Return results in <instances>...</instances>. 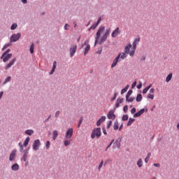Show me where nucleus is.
Returning <instances> with one entry per match:
<instances>
[{
	"mask_svg": "<svg viewBox=\"0 0 179 179\" xmlns=\"http://www.w3.org/2000/svg\"><path fill=\"white\" fill-rule=\"evenodd\" d=\"M105 30H106V27L104 26L100 27L99 28L95 37L94 45H97V43H99V40H100V37H101V35L103 34V33H104Z\"/></svg>",
	"mask_w": 179,
	"mask_h": 179,
	"instance_id": "f257e3e1",
	"label": "nucleus"
},
{
	"mask_svg": "<svg viewBox=\"0 0 179 179\" xmlns=\"http://www.w3.org/2000/svg\"><path fill=\"white\" fill-rule=\"evenodd\" d=\"M100 138L101 136V129L100 127L95 128L92 130L91 138L92 139H94V138Z\"/></svg>",
	"mask_w": 179,
	"mask_h": 179,
	"instance_id": "f03ea898",
	"label": "nucleus"
},
{
	"mask_svg": "<svg viewBox=\"0 0 179 179\" xmlns=\"http://www.w3.org/2000/svg\"><path fill=\"white\" fill-rule=\"evenodd\" d=\"M140 41H141V38H136L133 42V47L130 50V57H134V55H135V50H136V45L137 44H139Z\"/></svg>",
	"mask_w": 179,
	"mask_h": 179,
	"instance_id": "7ed1b4c3",
	"label": "nucleus"
},
{
	"mask_svg": "<svg viewBox=\"0 0 179 179\" xmlns=\"http://www.w3.org/2000/svg\"><path fill=\"white\" fill-rule=\"evenodd\" d=\"M110 31L111 29L110 28L106 30L105 33L101 37L99 44H103V43H104L107 40L108 36H110Z\"/></svg>",
	"mask_w": 179,
	"mask_h": 179,
	"instance_id": "20e7f679",
	"label": "nucleus"
},
{
	"mask_svg": "<svg viewBox=\"0 0 179 179\" xmlns=\"http://www.w3.org/2000/svg\"><path fill=\"white\" fill-rule=\"evenodd\" d=\"M22 37V34L20 33L13 34L10 37V43H16Z\"/></svg>",
	"mask_w": 179,
	"mask_h": 179,
	"instance_id": "39448f33",
	"label": "nucleus"
},
{
	"mask_svg": "<svg viewBox=\"0 0 179 179\" xmlns=\"http://www.w3.org/2000/svg\"><path fill=\"white\" fill-rule=\"evenodd\" d=\"M40 145H41V143H40V140H36L34 141V143H33V149L34 150H38V149H40Z\"/></svg>",
	"mask_w": 179,
	"mask_h": 179,
	"instance_id": "423d86ee",
	"label": "nucleus"
},
{
	"mask_svg": "<svg viewBox=\"0 0 179 179\" xmlns=\"http://www.w3.org/2000/svg\"><path fill=\"white\" fill-rule=\"evenodd\" d=\"M83 45H87L84 49V55H86L89 53V51H90V45H89V41H85Z\"/></svg>",
	"mask_w": 179,
	"mask_h": 179,
	"instance_id": "0eeeda50",
	"label": "nucleus"
},
{
	"mask_svg": "<svg viewBox=\"0 0 179 179\" xmlns=\"http://www.w3.org/2000/svg\"><path fill=\"white\" fill-rule=\"evenodd\" d=\"M73 135V129L70 128L67 130V131L66 133V138L71 139V138H72Z\"/></svg>",
	"mask_w": 179,
	"mask_h": 179,
	"instance_id": "6e6552de",
	"label": "nucleus"
},
{
	"mask_svg": "<svg viewBox=\"0 0 179 179\" xmlns=\"http://www.w3.org/2000/svg\"><path fill=\"white\" fill-rule=\"evenodd\" d=\"M76 50H78V45H73L70 48V57H73L75 53L76 52Z\"/></svg>",
	"mask_w": 179,
	"mask_h": 179,
	"instance_id": "1a4fd4ad",
	"label": "nucleus"
},
{
	"mask_svg": "<svg viewBox=\"0 0 179 179\" xmlns=\"http://www.w3.org/2000/svg\"><path fill=\"white\" fill-rule=\"evenodd\" d=\"M10 58H12V53H10L9 55H5L4 56L3 53V55L1 57V59H3V62H8V61H9Z\"/></svg>",
	"mask_w": 179,
	"mask_h": 179,
	"instance_id": "9d476101",
	"label": "nucleus"
},
{
	"mask_svg": "<svg viewBox=\"0 0 179 179\" xmlns=\"http://www.w3.org/2000/svg\"><path fill=\"white\" fill-rule=\"evenodd\" d=\"M121 33V31H120V27H117L111 34V36L113 38H115Z\"/></svg>",
	"mask_w": 179,
	"mask_h": 179,
	"instance_id": "9b49d317",
	"label": "nucleus"
},
{
	"mask_svg": "<svg viewBox=\"0 0 179 179\" xmlns=\"http://www.w3.org/2000/svg\"><path fill=\"white\" fill-rule=\"evenodd\" d=\"M107 117L108 120H115V115L114 114V110H110L107 115Z\"/></svg>",
	"mask_w": 179,
	"mask_h": 179,
	"instance_id": "f8f14e48",
	"label": "nucleus"
},
{
	"mask_svg": "<svg viewBox=\"0 0 179 179\" xmlns=\"http://www.w3.org/2000/svg\"><path fill=\"white\" fill-rule=\"evenodd\" d=\"M131 48H132V45L130 43L127 44L124 48V52L131 55V51H129Z\"/></svg>",
	"mask_w": 179,
	"mask_h": 179,
	"instance_id": "ddd939ff",
	"label": "nucleus"
},
{
	"mask_svg": "<svg viewBox=\"0 0 179 179\" xmlns=\"http://www.w3.org/2000/svg\"><path fill=\"white\" fill-rule=\"evenodd\" d=\"M121 59H120V56H117L116 58L113 60V62L111 65V68H115L117 66V64L120 62Z\"/></svg>",
	"mask_w": 179,
	"mask_h": 179,
	"instance_id": "4468645a",
	"label": "nucleus"
},
{
	"mask_svg": "<svg viewBox=\"0 0 179 179\" xmlns=\"http://www.w3.org/2000/svg\"><path fill=\"white\" fill-rule=\"evenodd\" d=\"M15 62H16V58L13 59V61L10 62L7 66L5 67L6 70L9 69L10 68L12 67V65H13L15 64Z\"/></svg>",
	"mask_w": 179,
	"mask_h": 179,
	"instance_id": "2eb2a0df",
	"label": "nucleus"
},
{
	"mask_svg": "<svg viewBox=\"0 0 179 179\" xmlns=\"http://www.w3.org/2000/svg\"><path fill=\"white\" fill-rule=\"evenodd\" d=\"M143 113H145V108H142L141 110H140V111L135 113L134 115V118H136L138 117H141V115H142V114H143Z\"/></svg>",
	"mask_w": 179,
	"mask_h": 179,
	"instance_id": "dca6fc26",
	"label": "nucleus"
},
{
	"mask_svg": "<svg viewBox=\"0 0 179 179\" xmlns=\"http://www.w3.org/2000/svg\"><path fill=\"white\" fill-rule=\"evenodd\" d=\"M117 57H119V59H125L127 57H128V54L124 52L120 53Z\"/></svg>",
	"mask_w": 179,
	"mask_h": 179,
	"instance_id": "f3484780",
	"label": "nucleus"
},
{
	"mask_svg": "<svg viewBox=\"0 0 179 179\" xmlns=\"http://www.w3.org/2000/svg\"><path fill=\"white\" fill-rule=\"evenodd\" d=\"M16 156V150H13L10 155L9 160L10 162L13 161L15 159V157Z\"/></svg>",
	"mask_w": 179,
	"mask_h": 179,
	"instance_id": "a211bd4d",
	"label": "nucleus"
},
{
	"mask_svg": "<svg viewBox=\"0 0 179 179\" xmlns=\"http://www.w3.org/2000/svg\"><path fill=\"white\" fill-rule=\"evenodd\" d=\"M12 170H13V171H17V170H19V164H14L12 166H11Z\"/></svg>",
	"mask_w": 179,
	"mask_h": 179,
	"instance_id": "6ab92c4d",
	"label": "nucleus"
},
{
	"mask_svg": "<svg viewBox=\"0 0 179 179\" xmlns=\"http://www.w3.org/2000/svg\"><path fill=\"white\" fill-rule=\"evenodd\" d=\"M57 68V62H53V66H52V71H50V75H52V73H54V72H55V69Z\"/></svg>",
	"mask_w": 179,
	"mask_h": 179,
	"instance_id": "aec40b11",
	"label": "nucleus"
},
{
	"mask_svg": "<svg viewBox=\"0 0 179 179\" xmlns=\"http://www.w3.org/2000/svg\"><path fill=\"white\" fill-rule=\"evenodd\" d=\"M121 146V143H120V141H116L114 143H113V148H117L118 149H120V147Z\"/></svg>",
	"mask_w": 179,
	"mask_h": 179,
	"instance_id": "412c9836",
	"label": "nucleus"
},
{
	"mask_svg": "<svg viewBox=\"0 0 179 179\" xmlns=\"http://www.w3.org/2000/svg\"><path fill=\"white\" fill-rule=\"evenodd\" d=\"M57 138H58V131H57V130H55L53 131V137H52L53 141H56Z\"/></svg>",
	"mask_w": 179,
	"mask_h": 179,
	"instance_id": "4be33fe9",
	"label": "nucleus"
},
{
	"mask_svg": "<svg viewBox=\"0 0 179 179\" xmlns=\"http://www.w3.org/2000/svg\"><path fill=\"white\" fill-rule=\"evenodd\" d=\"M137 166L138 167L141 168L143 166V161H142V159H139L137 162Z\"/></svg>",
	"mask_w": 179,
	"mask_h": 179,
	"instance_id": "5701e85b",
	"label": "nucleus"
},
{
	"mask_svg": "<svg viewBox=\"0 0 179 179\" xmlns=\"http://www.w3.org/2000/svg\"><path fill=\"white\" fill-rule=\"evenodd\" d=\"M172 78H173V73H169L166 78V82L169 83V82H170V80H171Z\"/></svg>",
	"mask_w": 179,
	"mask_h": 179,
	"instance_id": "b1692460",
	"label": "nucleus"
},
{
	"mask_svg": "<svg viewBox=\"0 0 179 179\" xmlns=\"http://www.w3.org/2000/svg\"><path fill=\"white\" fill-rule=\"evenodd\" d=\"M27 155H29V152L24 151V155L22 157V159H23L24 162H27Z\"/></svg>",
	"mask_w": 179,
	"mask_h": 179,
	"instance_id": "393cba45",
	"label": "nucleus"
},
{
	"mask_svg": "<svg viewBox=\"0 0 179 179\" xmlns=\"http://www.w3.org/2000/svg\"><path fill=\"white\" fill-rule=\"evenodd\" d=\"M25 134L27 135H29V136H31L33 135V134H34V131L31 130V129H28V130H26L25 131Z\"/></svg>",
	"mask_w": 179,
	"mask_h": 179,
	"instance_id": "a878e982",
	"label": "nucleus"
},
{
	"mask_svg": "<svg viewBox=\"0 0 179 179\" xmlns=\"http://www.w3.org/2000/svg\"><path fill=\"white\" fill-rule=\"evenodd\" d=\"M135 121V119L129 118V121L127 122V127H131L132 125V123Z\"/></svg>",
	"mask_w": 179,
	"mask_h": 179,
	"instance_id": "bb28decb",
	"label": "nucleus"
},
{
	"mask_svg": "<svg viewBox=\"0 0 179 179\" xmlns=\"http://www.w3.org/2000/svg\"><path fill=\"white\" fill-rule=\"evenodd\" d=\"M129 89V85H127L124 89L121 91V94H124V93H126V92Z\"/></svg>",
	"mask_w": 179,
	"mask_h": 179,
	"instance_id": "cd10ccee",
	"label": "nucleus"
},
{
	"mask_svg": "<svg viewBox=\"0 0 179 179\" xmlns=\"http://www.w3.org/2000/svg\"><path fill=\"white\" fill-rule=\"evenodd\" d=\"M136 101H142V94H138L136 98Z\"/></svg>",
	"mask_w": 179,
	"mask_h": 179,
	"instance_id": "c85d7f7f",
	"label": "nucleus"
},
{
	"mask_svg": "<svg viewBox=\"0 0 179 179\" xmlns=\"http://www.w3.org/2000/svg\"><path fill=\"white\" fill-rule=\"evenodd\" d=\"M150 156H152V154L149 152L145 159V163H148L149 162V159H150Z\"/></svg>",
	"mask_w": 179,
	"mask_h": 179,
	"instance_id": "c756f323",
	"label": "nucleus"
},
{
	"mask_svg": "<svg viewBox=\"0 0 179 179\" xmlns=\"http://www.w3.org/2000/svg\"><path fill=\"white\" fill-rule=\"evenodd\" d=\"M134 100H135L134 97H127L126 98V101H128L129 103H132V101H134Z\"/></svg>",
	"mask_w": 179,
	"mask_h": 179,
	"instance_id": "7c9ffc66",
	"label": "nucleus"
},
{
	"mask_svg": "<svg viewBox=\"0 0 179 179\" xmlns=\"http://www.w3.org/2000/svg\"><path fill=\"white\" fill-rule=\"evenodd\" d=\"M30 141V138L27 137L24 142V146L26 148L27 145H29V142Z\"/></svg>",
	"mask_w": 179,
	"mask_h": 179,
	"instance_id": "2f4dec72",
	"label": "nucleus"
},
{
	"mask_svg": "<svg viewBox=\"0 0 179 179\" xmlns=\"http://www.w3.org/2000/svg\"><path fill=\"white\" fill-rule=\"evenodd\" d=\"M12 79L11 76H8L6 78L5 81L3 82V85H6L8 82H10V80Z\"/></svg>",
	"mask_w": 179,
	"mask_h": 179,
	"instance_id": "473e14b6",
	"label": "nucleus"
},
{
	"mask_svg": "<svg viewBox=\"0 0 179 179\" xmlns=\"http://www.w3.org/2000/svg\"><path fill=\"white\" fill-rule=\"evenodd\" d=\"M71 145V140H64V146H69Z\"/></svg>",
	"mask_w": 179,
	"mask_h": 179,
	"instance_id": "72a5a7b5",
	"label": "nucleus"
},
{
	"mask_svg": "<svg viewBox=\"0 0 179 179\" xmlns=\"http://www.w3.org/2000/svg\"><path fill=\"white\" fill-rule=\"evenodd\" d=\"M103 164H104V161H101L99 164V165L98 166V170L99 171H100L101 170V167H103Z\"/></svg>",
	"mask_w": 179,
	"mask_h": 179,
	"instance_id": "f704fd0d",
	"label": "nucleus"
},
{
	"mask_svg": "<svg viewBox=\"0 0 179 179\" xmlns=\"http://www.w3.org/2000/svg\"><path fill=\"white\" fill-rule=\"evenodd\" d=\"M97 26H99L98 24L94 23L90 28H89V31H90V30H94V29H96V27H97Z\"/></svg>",
	"mask_w": 179,
	"mask_h": 179,
	"instance_id": "c9c22d12",
	"label": "nucleus"
},
{
	"mask_svg": "<svg viewBox=\"0 0 179 179\" xmlns=\"http://www.w3.org/2000/svg\"><path fill=\"white\" fill-rule=\"evenodd\" d=\"M10 45H12V43H10L6 44V45L3 47L2 50L3 51V50H6V48H8V47H10Z\"/></svg>",
	"mask_w": 179,
	"mask_h": 179,
	"instance_id": "e433bc0d",
	"label": "nucleus"
},
{
	"mask_svg": "<svg viewBox=\"0 0 179 179\" xmlns=\"http://www.w3.org/2000/svg\"><path fill=\"white\" fill-rule=\"evenodd\" d=\"M30 52L31 54H33V52H34V44L32 43L30 46Z\"/></svg>",
	"mask_w": 179,
	"mask_h": 179,
	"instance_id": "4c0bfd02",
	"label": "nucleus"
},
{
	"mask_svg": "<svg viewBox=\"0 0 179 179\" xmlns=\"http://www.w3.org/2000/svg\"><path fill=\"white\" fill-rule=\"evenodd\" d=\"M147 97H148V99H150L151 100H153V99H155V94H148Z\"/></svg>",
	"mask_w": 179,
	"mask_h": 179,
	"instance_id": "58836bf2",
	"label": "nucleus"
},
{
	"mask_svg": "<svg viewBox=\"0 0 179 179\" xmlns=\"http://www.w3.org/2000/svg\"><path fill=\"white\" fill-rule=\"evenodd\" d=\"M113 129L117 131L118 129V122H115L114 125H113Z\"/></svg>",
	"mask_w": 179,
	"mask_h": 179,
	"instance_id": "ea45409f",
	"label": "nucleus"
},
{
	"mask_svg": "<svg viewBox=\"0 0 179 179\" xmlns=\"http://www.w3.org/2000/svg\"><path fill=\"white\" fill-rule=\"evenodd\" d=\"M16 27H17V24L14 23V24H13L11 25L10 29H11V30H15V29H16Z\"/></svg>",
	"mask_w": 179,
	"mask_h": 179,
	"instance_id": "a19ab883",
	"label": "nucleus"
},
{
	"mask_svg": "<svg viewBox=\"0 0 179 179\" xmlns=\"http://www.w3.org/2000/svg\"><path fill=\"white\" fill-rule=\"evenodd\" d=\"M122 121H128V115H124L122 118Z\"/></svg>",
	"mask_w": 179,
	"mask_h": 179,
	"instance_id": "79ce46f5",
	"label": "nucleus"
},
{
	"mask_svg": "<svg viewBox=\"0 0 179 179\" xmlns=\"http://www.w3.org/2000/svg\"><path fill=\"white\" fill-rule=\"evenodd\" d=\"M106 116H101V118H99V120L101 122H104V121H106Z\"/></svg>",
	"mask_w": 179,
	"mask_h": 179,
	"instance_id": "37998d69",
	"label": "nucleus"
},
{
	"mask_svg": "<svg viewBox=\"0 0 179 179\" xmlns=\"http://www.w3.org/2000/svg\"><path fill=\"white\" fill-rule=\"evenodd\" d=\"M113 124V121L110 120L107 124V129H109L110 127H111V125Z\"/></svg>",
	"mask_w": 179,
	"mask_h": 179,
	"instance_id": "c03bdc74",
	"label": "nucleus"
},
{
	"mask_svg": "<svg viewBox=\"0 0 179 179\" xmlns=\"http://www.w3.org/2000/svg\"><path fill=\"white\" fill-rule=\"evenodd\" d=\"M113 143H114V140H112L110 143L107 146L106 149V152H107V150L110 148H111V145H113Z\"/></svg>",
	"mask_w": 179,
	"mask_h": 179,
	"instance_id": "a18cd8bd",
	"label": "nucleus"
},
{
	"mask_svg": "<svg viewBox=\"0 0 179 179\" xmlns=\"http://www.w3.org/2000/svg\"><path fill=\"white\" fill-rule=\"evenodd\" d=\"M131 94H132V90H130L127 92V95H126V98H127V97H130Z\"/></svg>",
	"mask_w": 179,
	"mask_h": 179,
	"instance_id": "49530a36",
	"label": "nucleus"
},
{
	"mask_svg": "<svg viewBox=\"0 0 179 179\" xmlns=\"http://www.w3.org/2000/svg\"><path fill=\"white\" fill-rule=\"evenodd\" d=\"M116 101H117L119 104H121V103L124 102V98L117 99Z\"/></svg>",
	"mask_w": 179,
	"mask_h": 179,
	"instance_id": "de8ad7c7",
	"label": "nucleus"
},
{
	"mask_svg": "<svg viewBox=\"0 0 179 179\" xmlns=\"http://www.w3.org/2000/svg\"><path fill=\"white\" fill-rule=\"evenodd\" d=\"M51 143L49 141L46 142V149H50Z\"/></svg>",
	"mask_w": 179,
	"mask_h": 179,
	"instance_id": "09e8293b",
	"label": "nucleus"
},
{
	"mask_svg": "<svg viewBox=\"0 0 179 179\" xmlns=\"http://www.w3.org/2000/svg\"><path fill=\"white\" fill-rule=\"evenodd\" d=\"M83 122V118H80L78 122V128H79V127H80V125H82V122Z\"/></svg>",
	"mask_w": 179,
	"mask_h": 179,
	"instance_id": "8fccbe9b",
	"label": "nucleus"
},
{
	"mask_svg": "<svg viewBox=\"0 0 179 179\" xmlns=\"http://www.w3.org/2000/svg\"><path fill=\"white\" fill-rule=\"evenodd\" d=\"M123 110L124 113H128V106H124L123 108Z\"/></svg>",
	"mask_w": 179,
	"mask_h": 179,
	"instance_id": "3c124183",
	"label": "nucleus"
},
{
	"mask_svg": "<svg viewBox=\"0 0 179 179\" xmlns=\"http://www.w3.org/2000/svg\"><path fill=\"white\" fill-rule=\"evenodd\" d=\"M148 90H149V88H147V87L145 88H144L143 90V94H146V93H148Z\"/></svg>",
	"mask_w": 179,
	"mask_h": 179,
	"instance_id": "603ef678",
	"label": "nucleus"
},
{
	"mask_svg": "<svg viewBox=\"0 0 179 179\" xmlns=\"http://www.w3.org/2000/svg\"><path fill=\"white\" fill-rule=\"evenodd\" d=\"M9 52H10V49L7 50L4 53H3V56H5L6 55H9Z\"/></svg>",
	"mask_w": 179,
	"mask_h": 179,
	"instance_id": "864d4df0",
	"label": "nucleus"
},
{
	"mask_svg": "<svg viewBox=\"0 0 179 179\" xmlns=\"http://www.w3.org/2000/svg\"><path fill=\"white\" fill-rule=\"evenodd\" d=\"M131 114H135V113H136V108H133L131 110Z\"/></svg>",
	"mask_w": 179,
	"mask_h": 179,
	"instance_id": "5fc2aeb1",
	"label": "nucleus"
},
{
	"mask_svg": "<svg viewBox=\"0 0 179 179\" xmlns=\"http://www.w3.org/2000/svg\"><path fill=\"white\" fill-rule=\"evenodd\" d=\"M117 99V94L116 92L114 94V96L111 99V101H114Z\"/></svg>",
	"mask_w": 179,
	"mask_h": 179,
	"instance_id": "6e6d98bb",
	"label": "nucleus"
},
{
	"mask_svg": "<svg viewBox=\"0 0 179 179\" xmlns=\"http://www.w3.org/2000/svg\"><path fill=\"white\" fill-rule=\"evenodd\" d=\"M55 117L56 118H58V117H59V111L57 110V111L55 113Z\"/></svg>",
	"mask_w": 179,
	"mask_h": 179,
	"instance_id": "4d7b16f0",
	"label": "nucleus"
},
{
	"mask_svg": "<svg viewBox=\"0 0 179 179\" xmlns=\"http://www.w3.org/2000/svg\"><path fill=\"white\" fill-rule=\"evenodd\" d=\"M19 146L20 148V151L22 152V150H23V145H22V143H19Z\"/></svg>",
	"mask_w": 179,
	"mask_h": 179,
	"instance_id": "13d9d810",
	"label": "nucleus"
},
{
	"mask_svg": "<svg viewBox=\"0 0 179 179\" xmlns=\"http://www.w3.org/2000/svg\"><path fill=\"white\" fill-rule=\"evenodd\" d=\"M135 86H136V81H134L133 83V84L131 85V89H134V87H135Z\"/></svg>",
	"mask_w": 179,
	"mask_h": 179,
	"instance_id": "bf43d9fd",
	"label": "nucleus"
},
{
	"mask_svg": "<svg viewBox=\"0 0 179 179\" xmlns=\"http://www.w3.org/2000/svg\"><path fill=\"white\" fill-rule=\"evenodd\" d=\"M142 88V83H140L138 85H137V89H141Z\"/></svg>",
	"mask_w": 179,
	"mask_h": 179,
	"instance_id": "052dcab7",
	"label": "nucleus"
},
{
	"mask_svg": "<svg viewBox=\"0 0 179 179\" xmlns=\"http://www.w3.org/2000/svg\"><path fill=\"white\" fill-rule=\"evenodd\" d=\"M101 125V122H100L99 120H98L96 122V127H100Z\"/></svg>",
	"mask_w": 179,
	"mask_h": 179,
	"instance_id": "680f3d73",
	"label": "nucleus"
},
{
	"mask_svg": "<svg viewBox=\"0 0 179 179\" xmlns=\"http://www.w3.org/2000/svg\"><path fill=\"white\" fill-rule=\"evenodd\" d=\"M118 107H120V103L118 101H116V103H115V108H118Z\"/></svg>",
	"mask_w": 179,
	"mask_h": 179,
	"instance_id": "e2e57ef3",
	"label": "nucleus"
},
{
	"mask_svg": "<svg viewBox=\"0 0 179 179\" xmlns=\"http://www.w3.org/2000/svg\"><path fill=\"white\" fill-rule=\"evenodd\" d=\"M68 27H69V25L68 24H66L64 25V30H68Z\"/></svg>",
	"mask_w": 179,
	"mask_h": 179,
	"instance_id": "0e129e2a",
	"label": "nucleus"
},
{
	"mask_svg": "<svg viewBox=\"0 0 179 179\" xmlns=\"http://www.w3.org/2000/svg\"><path fill=\"white\" fill-rule=\"evenodd\" d=\"M100 22H101V17H99L96 22V24H100Z\"/></svg>",
	"mask_w": 179,
	"mask_h": 179,
	"instance_id": "69168bd1",
	"label": "nucleus"
},
{
	"mask_svg": "<svg viewBox=\"0 0 179 179\" xmlns=\"http://www.w3.org/2000/svg\"><path fill=\"white\" fill-rule=\"evenodd\" d=\"M150 93H151V94L155 93V89L151 88V89L150 90Z\"/></svg>",
	"mask_w": 179,
	"mask_h": 179,
	"instance_id": "338daca9",
	"label": "nucleus"
},
{
	"mask_svg": "<svg viewBox=\"0 0 179 179\" xmlns=\"http://www.w3.org/2000/svg\"><path fill=\"white\" fill-rule=\"evenodd\" d=\"M155 167H160V164H154Z\"/></svg>",
	"mask_w": 179,
	"mask_h": 179,
	"instance_id": "774afa93",
	"label": "nucleus"
}]
</instances>
